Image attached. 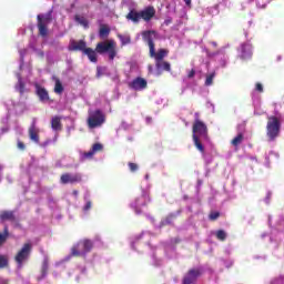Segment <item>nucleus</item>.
Segmentation results:
<instances>
[{"mask_svg": "<svg viewBox=\"0 0 284 284\" xmlns=\"http://www.w3.org/2000/svg\"><path fill=\"white\" fill-rule=\"evenodd\" d=\"M142 39L149 45V51L154 52V39H156V31L148 30L142 32Z\"/></svg>", "mask_w": 284, "mask_h": 284, "instance_id": "nucleus-10", "label": "nucleus"}, {"mask_svg": "<svg viewBox=\"0 0 284 284\" xmlns=\"http://www.w3.org/2000/svg\"><path fill=\"white\" fill-rule=\"evenodd\" d=\"M88 48V43H85L84 40H72L71 44L69 47V50H71L72 52H85V49Z\"/></svg>", "mask_w": 284, "mask_h": 284, "instance_id": "nucleus-18", "label": "nucleus"}, {"mask_svg": "<svg viewBox=\"0 0 284 284\" xmlns=\"http://www.w3.org/2000/svg\"><path fill=\"white\" fill-rule=\"evenodd\" d=\"M159 63H160V65H155V68L159 72H163V71L164 72H170L172 70L170 62H166V61L162 60Z\"/></svg>", "mask_w": 284, "mask_h": 284, "instance_id": "nucleus-25", "label": "nucleus"}, {"mask_svg": "<svg viewBox=\"0 0 284 284\" xmlns=\"http://www.w3.org/2000/svg\"><path fill=\"white\" fill-rule=\"evenodd\" d=\"M100 39H108L110 37V27L108 24H101L99 30Z\"/></svg>", "mask_w": 284, "mask_h": 284, "instance_id": "nucleus-24", "label": "nucleus"}, {"mask_svg": "<svg viewBox=\"0 0 284 284\" xmlns=\"http://www.w3.org/2000/svg\"><path fill=\"white\" fill-rule=\"evenodd\" d=\"M255 90H256L257 92H263V84H261V82H257V83L255 84Z\"/></svg>", "mask_w": 284, "mask_h": 284, "instance_id": "nucleus-42", "label": "nucleus"}, {"mask_svg": "<svg viewBox=\"0 0 284 284\" xmlns=\"http://www.w3.org/2000/svg\"><path fill=\"white\" fill-rule=\"evenodd\" d=\"M8 267V257L6 255H0V270Z\"/></svg>", "mask_w": 284, "mask_h": 284, "instance_id": "nucleus-34", "label": "nucleus"}, {"mask_svg": "<svg viewBox=\"0 0 284 284\" xmlns=\"http://www.w3.org/2000/svg\"><path fill=\"white\" fill-rule=\"evenodd\" d=\"M2 283L8 284V281L3 280Z\"/></svg>", "mask_w": 284, "mask_h": 284, "instance_id": "nucleus-47", "label": "nucleus"}, {"mask_svg": "<svg viewBox=\"0 0 284 284\" xmlns=\"http://www.w3.org/2000/svg\"><path fill=\"white\" fill-rule=\"evenodd\" d=\"M105 119H106L105 113L102 110L98 109V110L91 111L87 119L88 128L90 130L101 128V125L105 123Z\"/></svg>", "mask_w": 284, "mask_h": 284, "instance_id": "nucleus-5", "label": "nucleus"}, {"mask_svg": "<svg viewBox=\"0 0 284 284\" xmlns=\"http://www.w3.org/2000/svg\"><path fill=\"white\" fill-rule=\"evenodd\" d=\"M17 148H18V150H21V152H24L26 144L23 142H21V140H18Z\"/></svg>", "mask_w": 284, "mask_h": 284, "instance_id": "nucleus-38", "label": "nucleus"}, {"mask_svg": "<svg viewBox=\"0 0 284 284\" xmlns=\"http://www.w3.org/2000/svg\"><path fill=\"white\" fill-rule=\"evenodd\" d=\"M129 88H131V90H135L136 92H141V90H145L148 88V80L138 77L129 83Z\"/></svg>", "mask_w": 284, "mask_h": 284, "instance_id": "nucleus-11", "label": "nucleus"}, {"mask_svg": "<svg viewBox=\"0 0 284 284\" xmlns=\"http://www.w3.org/2000/svg\"><path fill=\"white\" fill-rule=\"evenodd\" d=\"M280 134H281V120L275 115L268 116L267 124H266V136L268 141H276Z\"/></svg>", "mask_w": 284, "mask_h": 284, "instance_id": "nucleus-2", "label": "nucleus"}, {"mask_svg": "<svg viewBox=\"0 0 284 284\" xmlns=\"http://www.w3.org/2000/svg\"><path fill=\"white\" fill-rule=\"evenodd\" d=\"M47 145H50V140L45 141V142L42 144V148H45Z\"/></svg>", "mask_w": 284, "mask_h": 284, "instance_id": "nucleus-45", "label": "nucleus"}, {"mask_svg": "<svg viewBox=\"0 0 284 284\" xmlns=\"http://www.w3.org/2000/svg\"><path fill=\"white\" fill-rule=\"evenodd\" d=\"M128 166L130 169V172H136V170H139V164L134 162H129Z\"/></svg>", "mask_w": 284, "mask_h": 284, "instance_id": "nucleus-37", "label": "nucleus"}, {"mask_svg": "<svg viewBox=\"0 0 284 284\" xmlns=\"http://www.w3.org/2000/svg\"><path fill=\"white\" fill-rule=\"evenodd\" d=\"M91 209H92V202L89 201V202L85 203V205L83 207V211L88 212V210H91Z\"/></svg>", "mask_w": 284, "mask_h": 284, "instance_id": "nucleus-41", "label": "nucleus"}, {"mask_svg": "<svg viewBox=\"0 0 284 284\" xmlns=\"http://www.w3.org/2000/svg\"><path fill=\"white\" fill-rule=\"evenodd\" d=\"M149 54H150L151 59L155 60V65H161L160 62L163 61V59H165V57H168V50L160 49L156 52V49L153 48V52H152V49H151L149 51Z\"/></svg>", "mask_w": 284, "mask_h": 284, "instance_id": "nucleus-14", "label": "nucleus"}, {"mask_svg": "<svg viewBox=\"0 0 284 284\" xmlns=\"http://www.w3.org/2000/svg\"><path fill=\"white\" fill-rule=\"evenodd\" d=\"M37 21H38V31L40 37H48V26L52 23V11H49L48 13H41L37 16Z\"/></svg>", "mask_w": 284, "mask_h": 284, "instance_id": "nucleus-6", "label": "nucleus"}, {"mask_svg": "<svg viewBox=\"0 0 284 284\" xmlns=\"http://www.w3.org/2000/svg\"><path fill=\"white\" fill-rule=\"evenodd\" d=\"M196 75V70L192 69L189 73H187V78L189 79H194V77Z\"/></svg>", "mask_w": 284, "mask_h": 284, "instance_id": "nucleus-40", "label": "nucleus"}, {"mask_svg": "<svg viewBox=\"0 0 284 284\" xmlns=\"http://www.w3.org/2000/svg\"><path fill=\"white\" fill-rule=\"evenodd\" d=\"M199 276H201V270L191 268L183 277V283L184 284L196 283V280L199 278Z\"/></svg>", "mask_w": 284, "mask_h": 284, "instance_id": "nucleus-15", "label": "nucleus"}, {"mask_svg": "<svg viewBox=\"0 0 284 284\" xmlns=\"http://www.w3.org/2000/svg\"><path fill=\"white\" fill-rule=\"evenodd\" d=\"M81 181H83L81 173H63L60 176V183L62 185H75V183H81Z\"/></svg>", "mask_w": 284, "mask_h": 284, "instance_id": "nucleus-8", "label": "nucleus"}, {"mask_svg": "<svg viewBox=\"0 0 284 284\" xmlns=\"http://www.w3.org/2000/svg\"><path fill=\"white\" fill-rule=\"evenodd\" d=\"M63 83H61V80L55 79V84H54V92L55 94H63Z\"/></svg>", "mask_w": 284, "mask_h": 284, "instance_id": "nucleus-29", "label": "nucleus"}, {"mask_svg": "<svg viewBox=\"0 0 284 284\" xmlns=\"http://www.w3.org/2000/svg\"><path fill=\"white\" fill-rule=\"evenodd\" d=\"M10 237V231L8 230V225H4L3 233H0V246L8 241Z\"/></svg>", "mask_w": 284, "mask_h": 284, "instance_id": "nucleus-26", "label": "nucleus"}, {"mask_svg": "<svg viewBox=\"0 0 284 284\" xmlns=\"http://www.w3.org/2000/svg\"><path fill=\"white\" fill-rule=\"evenodd\" d=\"M75 21L80 23V26H83L85 29L90 28V22L83 17L75 16Z\"/></svg>", "mask_w": 284, "mask_h": 284, "instance_id": "nucleus-30", "label": "nucleus"}, {"mask_svg": "<svg viewBox=\"0 0 284 284\" xmlns=\"http://www.w3.org/2000/svg\"><path fill=\"white\" fill-rule=\"evenodd\" d=\"M0 221L1 223H6V221H10V223H13L14 225L19 226V219H17L14 211H1Z\"/></svg>", "mask_w": 284, "mask_h": 284, "instance_id": "nucleus-13", "label": "nucleus"}, {"mask_svg": "<svg viewBox=\"0 0 284 284\" xmlns=\"http://www.w3.org/2000/svg\"><path fill=\"white\" fill-rule=\"evenodd\" d=\"M18 90L20 94H23V92H26V83H23L21 80H19L18 82Z\"/></svg>", "mask_w": 284, "mask_h": 284, "instance_id": "nucleus-36", "label": "nucleus"}, {"mask_svg": "<svg viewBox=\"0 0 284 284\" xmlns=\"http://www.w3.org/2000/svg\"><path fill=\"white\" fill-rule=\"evenodd\" d=\"M31 254H32V243L27 242L22 245V247L18 251V253L14 256V261L18 267H23V263L30 260Z\"/></svg>", "mask_w": 284, "mask_h": 284, "instance_id": "nucleus-7", "label": "nucleus"}, {"mask_svg": "<svg viewBox=\"0 0 284 284\" xmlns=\"http://www.w3.org/2000/svg\"><path fill=\"white\" fill-rule=\"evenodd\" d=\"M49 267H50V264H49L48 260H43L42 266H41L42 278H45V276L48 275Z\"/></svg>", "mask_w": 284, "mask_h": 284, "instance_id": "nucleus-31", "label": "nucleus"}, {"mask_svg": "<svg viewBox=\"0 0 284 284\" xmlns=\"http://www.w3.org/2000/svg\"><path fill=\"white\" fill-rule=\"evenodd\" d=\"M36 94L42 103H45V101H50V93H48V90L45 88L41 87L40 84H36Z\"/></svg>", "mask_w": 284, "mask_h": 284, "instance_id": "nucleus-19", "label": "nucleus"}, {"mask_svg": "<svg viewBox=\"0 0 284 284\" xmlns=\"http://www.w3.org/2000/svg\"><path fill=\"white\" fill-rule=\"evenodd\" d=\"M126 19L129 21H133V23H139L141 21V11H136L134 9L130 10L126 14Z\"/></svg>", "mask_w": 284, "mask_h": 284, "instance_id": "nucleus-22", "label": "nucleus"}, {"mask_svg": "<svg viewBox=\"0 0 284 284\" xmlns=\"http://www.w3.org/2000/svg\"><path fill=\"white\" fill-rule=\"evenodd\" d=\"M118 39H120L121 45H130L132 43L130 36L118 34Z\"/></svg>", "mask_w": 284, "mask_h": 284, "instance_id": "nucleus-28", "label": "nucleus"}, {"mask_svg": "<svg viewBox=\"0 0 284 284\" xmlns=\"http://www.w3.org/2000/svg\"><path fill=\"white\" fill-rule=\"evenodd\" d=\"M103 77V69L101 67H97V78L101 79Z\"/></svg>", "mask_w": 284, "mask_h": 284, "instance_id": "nucleus-39", "label": "nucleus"}, {"mask_svg": "<svg viewBox=\"0 0 284 284\" xmlns=\"http://www.w3.org/2000/svg\"><path fill=\"white\" fill-rule=\"evenodd\" d=\"M102 151H103V144L94 143L89 152L82 153L81 160L88 161L90 159H93L97 152H102Z\"/></svg>", "mask_w": 284, "mask_h": 284, "instance_id": "nucleus-16", "label": "nucleus"}, {"mask_svg": "<svg viewBox=\"0 0 284 284\" xmlns=\"http://www.w3.org/2000/svg\"><path fill=\"white\" fill-rule=\"evenodd\" d=\"M95 52H98V54H105L106 52L109 60L114 61L116 58V42H114V40L99 42L95 45Z\"/></svg>", "mask_w": 284, "mask_h": 284, "instance_id": "nucleus-3", "label": "nucleus"}, {"mask_svg": "<svg viewBox=\"0 0 284 284\" xmlns=\"http://www.w3.org/2000/svg\"><path fill=\"white\" fill-rule=\"evenodd\" d=\"M28 134H29L30 141L39 145L40 138H39V128H37V120L32 121L31 125L29 126Z\"/></svg>", "mask_w": 284, "mask_h": 284, "instance_id": "nucleus-12", "label": "nucleus"}, {"mask_svg": "<svg viewBox=\"0 0 284 284\" xmlns=\"http://www.w3.org/2000/svg\"><path fill=\"white\" fill-rule=\"evenodd\" d=\"M215 236L217 241H225L227 239V233L224 230H217Z\"/></svg>", "mask_w": 284, "mask_h": 284, "instance_id": "nucleus-33", "label": "nucleus"}, {"mask_svg": "<svg viewBox=\"0 0 284 284\" xmlns=\"http://www.w3.org/2000/svg\"><path fill=\"white\" fill-rule=\"evenodd\" d=\"M148 203H150V194L143 191L131 205L138 214H141V207H145Z\"/></svg>", "mask_w": 284, "mask_h": 284, "instance_id": "nucleus-9", "label": "nucleus"}, {"mask_svg": "<svg viewBox=\"0 0 284 284\" xmlns=\"http://www.w3.org/2000/svg\"><path fill=\"white\" fill-rule=\"evenodd\" d=\"M148 71L150 74H152V72H154V67L152 64L148 65Z\"/></svg>", "mask_w": 284, "mask_h": 284, "instance_id": "nucleus-43", "label": "nucleus"}, {"mask_svg": "<svg viewBox=\"0 0 284 284\" xmlns=\"http://www.w3.org/2000/svg\"><path fill=\"white\" fill-rule=\"evenodd\" d=\"M73 194L77 196V194H79V191H73Z\"/></svg>", "mask_w": 284, "mask_h": 284, "instance_id": "nucleus-46", "label": "nucleus"}, {"mask_svg": "<svg viewBox=\"0 0 284 284\" xmlns=\"http://www.w3.org/2000/svg\"><path fill=\"white\" fill-rule=\"evenodd\" d=\"M184 3L190 8V6H192V0H184Z\"/></svg>", "mask_w": 284, "mask_h": 284, "instance_id": "nucleus-44", "label": "nucleus"}, {"mask_svg": "<svg viewBox=\"0 0 284 284\" xmlns=\"http://www.w3.org/2000/svg\"><path fill=\"white\" fill-rule=\"evenodd\" d=\"M244 135L243 133H239L232 141H231V145H233L234 148H239V145H241L243 143L244 140Z\"/></svg>", "mask_w": 284, "mask_h": 284, "instance_id": "nucleus-27", "label": "nucleus"}, {"mask_svg": "<svg viewBox=\"0 0 284 284\" xmlns=\"http://www.w3.org/2000/svg\"><path fill=\"white\" fill-rule=\"evenodd\" d=\"M156 14V9L154 7L149 6L144 10L140 11V19H143V21H152Z\"/></svg>", "mask_w": 284, "mask_h": 284, "instance_id": "nucleus-17", "label": "nucleus"}, {"mask_svg": "<svg viewBox=\"0 0 284 284\" xmlns=\"http://www.w3.org/2000/svg\"><path fill=\"white\" fill-rule=\"evenodd\" d=\"M220 216H221V212H219V211H212V212L209 214V219H210L211 221H216Z\"/></svg>", "mask_w": 284, "mask_h": 284, "instance_id": "nucleus-35", "label": "nucleus"}, {"mask_svg": "<svg viewBox=\"0 0 284 284\" xmlns=\"http://www.w3.org/2000/svg\"><path fill=\"white\" fill-rule=\"evenodd\" d=\"M252 57V47L250 44H242L240 48V58L245 60Z\"/></svg>", "mask_w": 284, "mask_h": 284, "instance_id": "nucleus-20", "label": "nucleus"}, {"mask_svg": "<svg viewBox=\"0 0 284 284\" xmlns=\"http://www.w3.org/2000/svg\"><path fill=\"white\" fill-rule=\"evenodd\" d=\"M201 114L199 112L194 113V122L192 126V139L193 143L201 152V154H205V146L203 145V141H210V135L207 134V124L200 119Z\"/></svg>", "mask_w": 284, "mask_h": 284, "instance_id": "nucleus-1", "label": "nucleus"}, {"mask_svg": "<svg viewBox=\"0 0 284 284\" xmlns=\"http://www.w3.org/2000/svg\"><path fill=\"white\" fill-rule=\"evenodd\" d=\"M51 128L55 132H60L63 130V125L61 124V118L54 116L51 119Z\"/></svg>", "mask_w": 284, "mask_h": 284, "instance_id": "nucleus-23", "label": "nucleus"}, {"mask_svg": "<svg viewBox=\"0 0 284 284\" xmlns=\"http://www.w3.org/2000/svg\"><path fill=\"white\" fill-rule=\"evenodd\" d=\"M216 77V72H212L210 74L206 75L204 85L210 87L214 83V78Z\"/></svg>", "mask_w": 284, "mask_h": 284, "instance_id": "nucleus-32", "label": "nucleus"}, {"mask_svg": "<svg viewBox=\"0 0 284 284\" xmlns=\"http://www.w3.org/2000/svg\"><path fill=\"white\" fill-rule=\"evenodd\" d=\"M82 54H85L91 63H97V61H99V58L97 55V49L94 50L90 47H87Z\"/></svg>", "mask_w": 284, "mask_h": 284, "instance_id": "nucleus-21", "label": "nucleus"}, {"mask_svg": "<svg viewBox=\"0 0 284 284\" xmlns=\"http://www.w3.org/2000/svg\"><path fill=\"white\" fill-rule=\"evenodd\" d=\"M94 243L91 240L84 239L74 244L71 248V256L81 257L92 252Z\"/></svg>", "mask_w": 284, "mask_h": 284, "instance_id": "nucleus-4", "label": "nucleus"}]
</instances>
